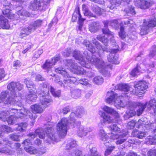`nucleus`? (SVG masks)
Here are the masks:
<instances>
[{
	"label": "nucleus",
	"mask_w": 156,
	"mask_h": 156,
	"mask_svg": "<svg viewBox=\"0 0 156 156\" xmlns=\"http://www.w3.org/2000/svg\"><path fill=\"white\" fill-rule=\"evenodd\" d=\"M114 105L117 108L119 107L124 108L127 106V102H125L124 101H122L117 98L114 101Z\"/></svg>",
	"instance_id": "b1692460"
},
{
	"label": "nucleus",
	"mask_w": 156,
	"mask_h": 156,
	"mask_svg": "<svg viewBox=\"0 0 156 156\" xmlns=\"http://www.w3.org/2000/svg\"><path fill=\"white\" fill-rule=\"evenodd\" d=\"M24 147H29L31 144L30 140L29 139H25L22 143Z\"/></svg>",
	"instance_id": "13d9d810"
},
{
	"label": "nucleus",
	"mask_w": 156,
	"mask_h": 156,
	"mask_svg": "<svg viewBox=\"0 0 156 156\" xmlns=\"http://www.w3.org/2000/svg\"><path fill=\"white\" fill-rule=\"evenodd\" d=\"M76 80V79L75 77H70L67 80H65L64 81V83L66 87H70L71 84L74 83Z\"/></svg>",
	"instance_id": "a878e982"
},
{
	"label": "nucleus",
	"mask_w": 156,
	"mask_h": 156,
	"mask_svg": "<svg viewBox=\"0 0 156 156\" xmlns=\"http://www.w3.org/2000/svg\"><path fill=\"white\" fill-rule=\"evenodd\" d=\"M104 28L105 29H108V25H110L113 27L117 26L119 23L116 20H115L111 21L106 20L104 22Z\"/></svg>",
	"instance_id": "aec40b11"
},
{
	"label": "nucleus",
	"mask_w": 156,
	"mask_h": 156,
	"mask_svg": "<svg viewBox=\"0 0 156 156\" xmlns=\"http://www.w3.org/2000/svg\"><path fill=\"white\" fill-rule=\"evenodd\" d=\"M115 147L114 146H111L107 149V150L105 151V154L106 156L110 154L112 150Z\"/></svg>",
	"instance_id": "e2e57ef3"
},
{
	"label": "nucleus",
	"mask_w": 156,
	"mask_h": 156,
	"mask_svg": "<svg viewBox=\"0 0 156 156\" xmlns=\"http://www.w3.org/2000/svg\"><path fill=\"white\" fill-rule=\"evenodd\" d=\"M156 135L154 137H152L149 138V142L150 144H156Z\"/></svg>",
	"instance_id": "0e129e2a"
},
{
	"label": "nucleus",
	"mask_w": 156,
	"mask_h": 156,
	"mask_svg": "<svg viewBox=\"0 0 156 156\" xmlns=\"http://www.w3.org/2000/svg\"><path fill=\"white\" fill-rule=\"evenodd\" d=\"M156 26V18H150L147 20H144L142 25L141 27L140 34L144 35L148 33L150 28Z\"/></svg>",
	"instance_id": "7ed1b4c3"
},
{
	"label": "nucleus",
	"mask_w": 156,
	"mask_h": 156,
	"mask_svg": "<svg viewBox=\"0 0 156 156\" xmlns=\"http://www.w3.org/2000/svg\"><path fill=\"white\" fill-rule=\"evenodd\" d=\"M51 62L46 61L45 63L42 66V68L43 69L49 70L51 68Z\"/></svg>",
	"instance_id": "37998d69"
},
{
	"label": "nucleus",
	"mask_w": 156,
	"mask_h": 156,
	"mask_svg": "<svg viewBox=\"0 0 156 156\" xmlns=\"http://www.w3.org/2000/svg\"><path fill=\"white\" fill-rule=\"evenodd\" d=\"M147 156H156V150L150 149L147 153Z\"/></svg>",
	"instance_id": "680f3d73"
},
{
	"label": "nucleus",
	"mask_w": 156,
	"mask_h": 156,
	"mask_svg": "<svg viewBox=\"0 0 156 156\" xmlns=\"http://www.w3.org/2000/svg\"><path fill=\"white\" fill-rule=\"evenodd\" d=\"M98 71L105 76H110V73L107 70L108 67L102 58H98Z\"/></svg>",
	"instance_id": "20e7f679"
},
{
	"label": "nucleus",
	"mask_w": 156,
	"mask_h": 156,
	"mask_svg": "<svg viewBox=\"0 0 156 156\" xmlns=\"http://www.w3.org/2000/svg\"><path fill=\"white\" fill-rule=\"evenodd\" d=\"M41 2L37 0L31 1L28 6L29 9L32 11L38 10L40 9L42 6Z\"/></svg>",
	"instance_id": "1a4fd4ad"
},
{
	"label": "nucleus",
	"mask_w": 156,
	"mask_h": 156,
	"mask_svg": "<svg viewBox=\"0 0 156 156\" xmlns=\"http://www.w3.org/2000/svg\"><path fill=\"white\" fill-rule=\"evenodd\" d=\"M118 51V50L116 49H114L112 50L109 55L108 56V59L109 62L113 64H117V62H116V59L115 56V53Z\"/></svg>",
	"instance_id": "4468645a"
},
{
	"label": "nucleus",
	"mask_w": 156,
	"mask_h": 156,
	"mask_svg": "<svg viewBox=\"0 0 156 156\" xmlns=\"http://www.w3.org/2000/svg\"><path fill=\"white\" fill-rule=\"evenodd\" d=\"M99 114L106 121L108 122H112V119L109 115L106 114L104 112L101 111H99Z\"/></svg>",
	"instance_id": "7c9ffc66"
},
{
	"label": "nucleus",
	"mask_w": 156,
	"mask_h": 156,
	"mask_svg": "<svg viewBox=\"0 0 156 156\" xmlns=\"http://www.w3.org/2000/svg\"><path fill=\"white\" fill-rule=\"evenodd\" d=\"M134 89L133 90V93L135 94L138 97H141L145 92L144 91L148 87V83L145 81L140 80L134 82Z\"/></svg>",
	"instance_id": "f03ea898"
},
{
	"label": "nucleus",
	"mask_w": 156,
	"mask_h": 156,
	"mask_svg": "<svg viewBox=\"0 0 156 156\" xmlns=\"http://www.w3.org/2000/svg\"><path fill=\"white\" fill-rule=\"evenodd\" d=\"M24 148L27 152L31 154H35L38 152L37 150L35 147L32 146L24 147Z\"/></svg>",
	"instance_id": "c756f323"
},
{
	"label": "nucleus",
	"mask_w": 156,
	"mask_h": 156,
	"mask_svg": "<svg viewBox=\"0 0 156 156\" xmlns=\"http://www.w3.org/2000/svg\"><path fill=\"white\" fill-rule=\"evenodd\" d=\"M32 31L33 30L31 29V28L29 26L26 28H23L21 30V32L26 34H27L29 35Z\"/></svg>",
	"instance_id": "49530a36"
},
{
	"label": "nucleus",
	"mask_w": 156,
	"mask_h": 156,
	"mask_svg": "<svg viewBox=\"0 0 156 156\" xmlns=\"http://www.w3.org/2000/svg\"><path fill=\"white\" fill-rule=\"evenodd\" d=\"M73 55L76 60H80L82 58V57L77 51H74L73 52Z\"/></svg>",
	"instance_id": "864d4df0"
},
{
	"label": "nucleus",
	"mask_w": 156,
	"mask_h": 156,
	"mask_svg": "<svg viewBox=\"0 0 156 156\" xmlns=\"http://www.w3.org/2000/svg\"><path fill=\"white\" fill-rule=\"evenodd\" d=\"M47 136L49 139L52 141L56 142L57 141V136L55 135L54 129L51 128H48L46 131Z\"/></svg>",
	"instance_id": "f8f14e48"
},
{
	"label": "nucleus",
	"mask_w": 156,
	"mask_h": 156,
	"mask_svg": "<svg viewBox=\"0 0 156 156\" xmlns=\"http://www.w3.org/2000/svg\"><path fill=\"white\" fill-rule=\"evenodd\" d=\"M151 3L144 0H138L135 3V5L141 9H145L148 8L152 3L156 2V0H150Z\"/></svg>",
	"instance_id": "423d86ee"
},
{
	"label": "nucleus",
	"mask_w": 156,
	"mask_h": 156,
	"mask_svg": "<svg viewBox=\"0 0 156 156\" xmlns=\"http://www.w3.org/2000/svg\"><path fill=\"white\" fill-rule=\"evenodd\" d=\"M40 101L41 104L44 106V108H46L50 104L51 100L47 98L46 96L44 95L40 97Z\"/></svg>",
	"instance_id": "f3484780"
},
{
	"label": "nucleus",
	"mask_w": 156,
	"mask_h": 156,
	"mask_svg": "<svg viewBox=\"0 0 156 156\" xmlns=\"http://www.w3.org/2000/svg\"><path fill=\"white\" fill-rule=\"evenodd\" d=\"M127 134L123 133L120 135L114 134L112 136V138L113 139H117L115 143L117 144H120L124 142L126 140V136Z\"/></svg>",
	"instance_id": "9d476101"
},
{
	"label": "nucleus",
	"mask_w": 156,
	"mask_h": 156,
	"mask_svg": "<svg viewBox=\"0 0 156 156\" xmlns=\"http://www.w3.org/2000/svg\"><path fill=\"white\" fill-rule=\"evenodd\" d=\"M43 20L38 19L34 21L33 23L30 25V26L33 31L35 30L37 28L40 27L42 25Z\"/></svg>",
	"instance_id": "5701e85b"
},
{
	"label": "nucleus",
	"mask_w": 156,
	"mask_h": 156,
	"mask_svg": "<svg viewBox=\"0 0 156 156\" xmlns=\"http://www.w3.org/2000/svg\"><path fill=\"white\" fill-rule=\"evenodd\" d=\"M126 12L128 14V15H129L130 16L134 15L136 14L134 8L132 6H129L126 10Z\"/></svg>",
	"instance_id": "f704fd0d"
},
{
	"label": "nucleus",
	"mask_w": 156,
	"mask_h": 156,
	"mask_svg": "<svg viewBox=\"0 0 156 156\" xmlns=\"http://www.w3.org/2000/svg\"><path fill=\"white\" fill-rule=\"evenodd\" d=\"M16 126H17L16 128V130L22 132L27 127V124L25 123H21L16 125Z\"/></svg>",
	"instance_id": "4c0bfd02"
},
{
	"label": "nucleus",
	"mask_w": 156,
	"mask_h": 156,
	"mask_svg": "<svg viewBox=\"0 0 156 156\" xmlns=\"http://www.w3.org/2000/svg\"><path fill=\"white\" fill-rule=\"evenodd\" d=\"M83 14L84 16H87L89 17H94L96 18V16L95 15L93 14L88 9L83 12Z\"/></svg>",
	"instance_id": "3c124183"
},
{
	"label": "nucleus",
	"mask_w": 156,
	"mask_h": 156,
	"mask_svg": "<svg viewBox=\"0 0 156 156\" xmlns=\"http://www.w3.org/2000/svg\"><path fill=\"white\" fill-rule=\"evenodd\" d=\"M9 137L13 141H18L19 140V136L15 133H12L10 135Z\"/></svg>",
	"instance_id": "603ef678"
},
{
	"label": "nucleus",
	"mask_w": 156,
	"mask_h": 156,
	"mask_svg": "<svg viewBox=\"0 0 156 156\" xmlns=\"http://www.w3.org/2000/svg\"><path fill=\"white\" fill-rule=\"evenodd\" d=\"M91 154L92 156H97V149L94 147H92L90 150Z\"/></svg>",
	"instance_id": "338daca9"
},
{
	"label": "nucleus",
	"mask_w": 156,
	"mask_h": 156,
	"mask_svg": "<svg viewBox=\"0 0 156 156\" xmlns=\"http://www.w3.org/2000/svg\"><path fill=\"white\" fill-rule=\"evenodd\" d=\"M34 133L41 139H44L45 137L44 131L42 128H38L35 130Z\"/></svg>",
	"instance_id": "cd10ccee"
},
{
	"label": "nucleus",
	"mask_w": 156,
	"mask_h": 156,
	"mask_svg": "<svg viewBox=\"0 0 156 156\" xmlns=\"http://www.w3.org/2000/svg\"><path fill=\"white\" fill-rule=\"evenodd\" d=\"M98 40L104 43V44L105 46H107L108 41V37L107 35L106 36H104L101 37H100Z\"/></svg>",
	"instance_id": "a18cd8bd"
},
{
	"label": "nucleus",
	"mask_w": 156,
	"mask_h": 156,
	"mask_svg": "<svg viewBox=\"0 0 156 156\" xmlns=\"http://www.w3.org/2000/svg\"><path fill=\"white\" fill-rule=\"evenodd\" d=\"M102 31L104 34H107L108 39H109L111 42L114 44L116 43L115 40L114 39V36L113 33L109 30V29H102Z\"/></svg>",
	"instance_id": "a211bd4d"
},
{
	"label": "nucleus",
	"mask_w": 156,
	"mask_h": 156,
	"mask_svg": "<svg viewBox=\"0 0 156 156\" xmlns=\"http://www.w3.org/2000/svg\"><path fill=\"white\" fill-rule=\"evenodd\" d=\"M132 135L134 137H136L142 139L143 137L145 136L146 133L144 132L139 131L135 129L132 132Z\"/></svg>",
	"instance_id": "393cba45"
},
{
	"label": "nucleus",
	"mask_w": 156,
	"mask_h": 156,
	"mask_svg": "<svg viewBox=\"0 0 156 156\" xmlns=\"http://www.w3.org/2000/svg\"><path fill=\"white\" fill-rule=\"evenodd\" d=\"M0 27L6 29L10 28L8 20L2 15L0 16Z\"/></svg>",
	"instance_id": "ddd939ff"
},
{
	"label": "nucleus",
	"mask_w": 156,
	"mask_h": 156,
	"mask_svg": "<svg viewBox=\"0 0 156 156\" xmlns=\"http://www.w3.org/2000/svg\"><path fill=\"white\" fill-rule=\"evenodd\" d=\"M43 51L42 49L36 51L33 56L32 58L33 60H35L39 58L40 55L42 53Z\"/></svg>",
	"instance_id": "79ce46f5"
},
{
	"label": "nucleus",
	"mask_w": 156,
	"mask_h": 156,
	"mask_svg": "<svg viewBox=\"0 0 156 156\" xmlns=\"http://www.w3.org/2000/svg\"><path fill=\"white\" fill-rule=\"evenodd\" d=\"M110 51L109 49L105 47H103L101 45H99L98 43V55L101 57V55L102 54L104 51L108 52Z\"/></svg>",
	"instance_id": "58836bf2"
},
{
	"label": "nucleus",
	"mask_w": 156,
	"mask_h": 156,
	"mask_svg": "<svg viewBox=\"0 0 156 156\" xmlns=\"http://www.w3.org/2000/svg\"><path fill=\"white\" fill-rule=\"evenodd\" d=\"M136 121L134 120H132L128 122L127 123V127L129 129H133L135 125Z\"/></svg>",
	"instance_id": "5fc2aeb1"
},
{
	"label": "nucleus",
	"mask_w": 156,
	"mask_h": 156,
	"mask_svg": "<svg viewBox=\"0 0 156 156\" xmlns=\"http://www.w3.org/2000/svg\"><path fill=\"white\" fill-rule=\"evenodd\" d=\"M107 95L109 97L106 99V101L108 103H111L114 102L115 100V99L117 97V94L115 93L112 91H108V93Z\"/></svg>",
	"instance_id": "4be33fe9"
},
{
	"label": "nucleus",
	"mask_w": 156,
	"mask_h": 156,
	"mask_svg": "<svg viewBox=\"0 0 156 156\" xmlns=\"http://www.w3.org/2000/svg\"><path fill=\"white\" fill-rule=\"evenodd\" d=\"M102 109L104 111L110 114L114 115L116 116L118 115V114L117 112L112 108L106 106H105L102 108Z\"/></svg>",
	"instance_id": "bb28decb"
},
{
	"label": "nucleus",
	"mask_w": 156,
	"mask_h": 156,
	"mask_svg": "<svg viewBox=\"0 0 156 156\" xmlns=\"http://www.w3.org/2000/svg\"><path fill=\"white\" fill-rule=\"evenodd\" d=\"M90 31L92 33L97 32L98 30L97 21H93L90 24L89 28Z\"/></svg>",
	"instance_id": "c85d7f7f"
},
{
	"label": "nucleus",
	"mask_w": 156,
	"mask_h": 156,
	"mask_svg": "<svg viewBox=\"0 0 156 156\" xmlns=\"http://www.w3.org/2000/svg\"><path fill=\"white\" fill-rule=\"evenodd\" d=\"M156 54V47L154 46L153 47L152 50L150 51L149 56L150 57H152L154 56Z\"/></svg>",
	"instance_id": "052dcab7"
},
{
	"label": "nucleus",
	"mask_w": 156,
	"mask_h": 156,
	"mask_svg": "<svg viewBox=\"0 0 156 156\" xmlns=\"http://www.w3.org/2000/svg\"><path fill=\"white\" fill-rule=\"evenodd\" d=\"M70 124L66 118H62L57 124L56 129L58 132V136L59 139L64 138L66 136L68 130L67 127Z\"/></svg>",
	"instance_id": "f257e3e1"
},
{
	"label": "nucleus",
	"mask_w": 156,
	"mask_h": 156,
	"mask_svg": "<svg viewBox=\"0 0 156 156\" xmlns=\"http://www.w3.org/2000/svg\"><path fill=\"white\" fill-rule=\"evenodd\" d=\"M10 145H7L5 147L0 149V152L2 153H9L10 151V148H12L11 146V144L9 143Z\"/></svg>",
	"instance_id": "c9c22d12"
},
{
	"label": "nucleus",
	"mask_w": 156,
	"mask_h": 156,
	"mask_svg": "<svg viewBox=\"0 0 156 156\" xmlns=\"http://www.w3.org/2000/svg\"><path fill=\"white\" fill-rule=\"evenodd\" d=\"M55 71L64 76H66L68 75V73L66 71L63 70L61 68H58L55 69Z\"/></svg>",
	"instance_id": "09e8293b"
},
{
	"label": "nucleus",
	"mask_w": 156,
	"mask_h": 156,
	"mask_svg": "<svg viewBox=\"0 0 156 156\" xmlns=\"http://www.w3.org/2000/svg\"><path fill=\"white\" fill-rule=\"evenodd\" d=\"M18 13L20 15L23 16L29 17L30 16V13L23 9H22L18 11Z\"/></svg>",
	"instance_id": "a19ab883"
},
{
	"label": "nucleus",
	"mask_w": 156,
	"mask_h": 156,
	"mask_svg": "<svg viewBox=\"0 0 156 156\" xmlns=\"http://www.w3.org/2000/svg\"><path fill=\"white\" fill-rule=\"evenodd\" d=\"M6 75L5 69L3 68H0V80L4 78Z\"/></svg>",
	"instance_id": "8fccbe9b"
},
{
	"label": "nucleus",
	"mask_w": 156,
	"mask_h": 156,
	"mask_svg": "<svg viewBox=\"0 0 156 156\" xmlns=\"http://www.w3.org/2000/svg\"><path fill=\"white\" fill-rule=\"evenodd\" d=\"M140 67L138 66H136L134 69L132 70L131 72L130 73V75L133 77H134L139 75L140 71Z\"/></svg>",
	"instance_id": "ea45409f"
},
{
	"label": "nucleus",
	"mask_w": 156,
	"mask_h": 156,
	"mask_svg": "<svg viewBox=\"0 0 156 156\" xmlns=\"http://www.w3.org/2000/svg\"><path fill=\"white\" fill-rule=\"evenodd\" d=\"M147 110L152 115H156V100L151 99L149 101Z\"/></svg>",
	"instance_id": "6e6552de"
},
{
	"label": "nucleus",
	"mask_w": 156,
	"mask_h": 156,
	"mask_svg": "<svg viewBox=\"0 0 156 156\" xmlns=\"http://www.w3.org/2000/svg\"><path fill=\"white\" fill-rule=\"evenodd\" d=\"M2 13L9 19H13L15 18V14L11 12L10 7L9 5H4Z\"/></svg>",
	"instance_id": "0eeeda50"
},
{
	"label": "nucleus",
	"mask_w": 156,
	"mask_h": 156,
	"mask_svg": "<svg viewBox=\"0 0 156 156\" xmlns=\"http://www.w3.org/2000/svg\"><path fill=\"white\" fill-rule=\"evenodd\" d=\"M76 144L75 141L73 140L70 142L69 143L67 144L66 145V149L69 150L72 148L75 147Z\"/></svg>",
	"instance_id": "de8ad7c7"
},
{
	"label": "nucleus",
	"mask_w": 156,
	"mask_h": 156,
	"mask_svg": "<svg viewBox=\"0 0 156 156\" xmlns=\"http://www.w3.org/2000/svg\"><path fill=\"white\" fill-rule=\"evenodd\" d=\"M110 129L112 131L115 132L120 130V128H119L116 125L113 124L110 126Z\"/></svg>",
	"instance_id": "4d7b16f0"
},
{
	"label": "nucleus",
	"mask_w": 156,
	"mask_h": 156,
	"mask_svg": "<svg viewBox=\"0 0 156 156\" xmlns=\"http://www.w3.org/2000/svg\"><path fill=\"white\" fill-rule=\"evenodd\" d=\"M147 103V102L144 104L140 103H138L136 105L138 109L137 110L136 114L138 116H139L142 114L146 108Z\"/></svg>",
	"instance_id": "6ab92c4d"
},
{
	"label": "nucleus",
	"mask_w": 156,
	"mask_h": 156,
	"mask_svg": "<svg viewBox=\"0 0 156 156\" xmlns=\"http://www.w3.org/2000/svg\"><path fill=\"white\" fill-rule=\"evenodd\" d=\"M111 3L112 4V7H109V8L111 9H112L113 7H115L116 4H120L121 3V0H110Z\"/></svg>",
	"instance_id": "6e6d98bb"
},
{
	"label": "nucleus",
	"mask_w": 156,
	"mask_h": 156,
	"mask_svg": "<svg viewBox=\"0 0 156 156\" xmlns=\"http://www.w3.org/2000/svg\"><path fill=\"white\" fill-rule=\"evenodd\" d=\"M50 91L52 95L55 97H59L60 96L61 90H56L52 86L50 87Z\"/></svg>",
	"instance_id": "473e14b6"
},
{
	"label": "nucleus",
	"mask_w": 156,
	"mask_h": 156,
	"mask_svg": "<svg viewBox=\"0 0 156 156\" xmlns=\"http://www.w3.org/2000/svg\"><path fill=\"white\" fill-rule=\"evenodd\" d=\"M13 66L16 69L20 67L21 66V63L20 61L18 60H16L13 62Z\"/></svg>",
	"instance_id": "bf43d9fd"
},
{
	"label": "nucleus",
	"mask_w": 156,
	"mask_h": 156,
	"mask_svg": "<svg viewBox=\"0 0 156 156\" xmlns=\"http://www.w3.org/2000/svg\"><path fill=\"white\" fill-rule=\"evenodd\" d=\"M18 85L17 83L12 82L8 85L7 88L10 91L14 93L15 91V89Z\"/></svg>",
	"instance_id": "2f4dec72"
},
{
	"label": "nucleus",
	"mask_w": 156,
	"mask_h": 156,
	"mask_svg": "<svg viewBox=\"0 0 156 156\" xmlns=\"http://www.w3.org/2000/svg\"><path fill=\"white\" fill-rule=\"evenodd\" d=\"M145 122L144 121V118H141L138 121L137 124L139 126H142V127L144 125Z\"/></svg>",
	"instance_id": "774afa93"
},
{
	"label": "nucleus",
	"mask_w": 156,
	"mask_h": 156,
	"mask_svg": "<svg viewBox=\"0 0 156 156\" xmlns=\"http://www.w3.org/2000/svg\"><path fill=\"white\" fill-rule=\"evenodd\" d=\"M80 15V7L77 5L76 7L72 14L71 21L73 22H76L77 20L78 17L79 18V17Z\"/></svg>",
	"instance_id": "2eb2a0df"
},
{
	"label": "nucleus",
	"mask_w": 156,
	"mask_h": 156,
	"mask_svg": "<svg viewBox=\"0 0 156 156\" xmlns=\"http://www.w3.org/2000/svg\"><path fill=\"white\" fill-rule=\"evenodd\" d=\"M118 89L119 90H123L125 92H129L130 93H133V89L129 86L125 84H119L118 85Z\"/></svg>",
	"instance_id": "412c9836"
},
{
	"label": "nucleus",
	"mask_w": 156,
	"mask_h": 156,
	"mask_svg": "<svg viewBox=\"0 0 156 156\" xmlns=\"http://www.w3.org/2000/svg\"><path fill=\"white\" fill-rule=\"evenodd\" d=\"M41 92L45 95L48 94L49 88L48 87L47 84L45 83H43L41 85Z\"/></svg>",
	"instance_id": "e433bc0d"
},
{
	"label": "nucleus",
	"mask_w": 156,
	"mask_h": 156,
	"mask_svg": "<svg viewBox=\"0 0 156 156\" xmlns=\"http://www.w3.org/2000/svg\"><path fill=\"white\" fill-rule=\"evenodd\" d=\"M29 94L27 96V98L30 101L35 100L37 98L36 93L35 92L30 90Z\"/></svg>",
	"instance_id": "72a5a7b5"
},
{
	"label": "nucleus",
	"mask_w": 156,
	"mask_h": 156,
	"mask_svg": "<svg viewBox=\"0 0 156 156\" xmlns=\"http://www.w3.org/2000/svg\"><path fill=\"white\" fill-rule=\"evenodd\" d=\"M35 80L37 81H43L45 80L39 74L37 75L36 76Z\"/></svg>",
	"instance_id": "69168bd1"
},
{
	"label": "nucleus",
	"mask_w": 156,
	"mask_h": 156,
	"mask_svg": "<svg viewBox=\"0 0 156 156\" xmlns=\"http://www.w3.org/2000/svg\"><path fill=\"white\" fill-rule=\"evenodd\" d=\"M8 115L7 113L4 112L1 113L0 115V118L2 119H6L9 124L12 125L14 122V117L12 115L9 116L7 119V117Z\"/></svg>",
	"instance_id": "9b49d317"
},
{
	"label": "nucleus",
	"mask_w": 156,
	"mask_h": 156,
	"mask_svg": "<svg viewBox=\"0 0 156 156\" xmlns=\"http://www.w3.org/2000/svg\"><path fill=\"white\" fill-rule=\"evenodd\" d=\"M34 112H30L29 110L24 108L21 109L20 112V115L23 118H30L32 120H35L37 117V115Z\"/></svg>",
	"instance_id": "39448f33"
},
{
	"label": "nucleus",
	"mask_w": 156,
	"mask_h": 156,
	"mask_svg": "<svg viewBox=\"0 0 156 156\" xmlns=\"http://www.w3.org/2000/svg\"><path fill=\"white\" fill-rule=\"evenodd\" d=\"M32 111L36 114H41L43 112L44 109L40 105L37 104H35L31 106Z\"/></svg>",
	"instance_id": "dca6fc26"
},
{
	"label": "nucleus",
	"mask_w": 156,
	"mask_h": 156,
	"mask_svg": "<svg viewBox=\"0 0 156 156\" xmlns=\"http://www.w3.org/2000/svg\"><path fill=\"white\" fill-rule=\"evenodd\" d=\"M136 114L135 112L132 110H128L126 112V114L125 116L126 118L128 119L134 116Z\"/></svg>",
	"instance_id": "c03bdc74"
}]
</instances>
